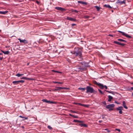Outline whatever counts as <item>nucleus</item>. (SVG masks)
<instances>
[{
	"mask_svg": "<svg viewBox=\"0 0 133 133\" xmlns=\"http://www.w3.org/2000/svg\"><path fill=\"white\" fill-rule=\"evenodd\" d=\"M78 69H80L82 71L84 70L85 69L84 68H79Z\"/></svg>",
	"mask_w": 133,
	"mask_h": 133,
	"instance_id": "2f4dec72",
	"label": "nucleus"
},
{
	"mask_svg": "<svg viewBox=\"0 0 133 133\" xmlns=\"http://www.w3.org/2000/svg\"><path fill=\"white\" fill-rule=\"evenodd\" d=\"M57 88H58L59 89V90L61 89H67L68 88H64V87H58Z\"/></svg>",
	"mask_w": 133,
	"mask_h": 133,
	"instance_id": "4be33fe9",
	"label": "nucleus"
},
{
	"mask_svg": "<svg viewBox=\"0 0 133 133\" xmlns=\"http://www.w3.org/2000/svg\"><path fill=\"white\" fill-rule=\"evenodd\" d=\"M12 83L14 85H17L19 84L18 81H16L12 82Z\"/></svg>",
	"mask_w": 133,
	"mask_h": 133,
	"instance_id": "4468645a",
	"label": "nucleus"
},
{
	"mask_svg": "<svg viewBox=\"0 0 133 133\" xmlns=\"http://www.w3.org/2000/svg\"><path fill=\"white\" fill-rule=\"evenodd\" d=\"M102 103L103 104H104L105 105H106V103L105 101L102 102Z\"/></svg>",
	"mask_w": 133,
	"mask_h": 133,
	"instance_id": "79ce46f5",
	"label": "nucleus"
},
{
	"mask_svg": "<svg viewBox=\"0 0 133 133\" xmlns=\"http://www.w3.org/2000/svg\"><path fill=\"white\" fill-rule=\"evenodd\" d=\"M123 108L122 106H120L116 108V110L119 111V114H122L123 113L122 110H123Z\"/></svg>",
	"mask_w": 133,
	"mask_h": 133,
	"instance_id": "39448f33",
	"label": "nucleus"
},
{
	"mask_svg": "<svg viewBox=\"0 0 133 133\" xmlns=\"http://www.w3.org/2000/svg\"><path fill=\"white\" fill-rule=\"evenodd\" d=\"M57 83L62 84H63V82H58Z\"/></svg>",
	"mask_w": 133,
	"mask_h": 133,
	"instance_id": "a18cd8bd",
	"label": "nucleus"
},
{
	"mask_svg": "<svg viewBox=\"0 0 133 133\" xmlns=\"http://www.w3.org/2000/svg\"><path fill=\"white\" fill-rule=\"evenodd\" d=\"M102 119L104 118V117L103 116V115L102 116Z\"/></svg>",
	"mask_w": 133,
	"mask_h": 133,
	"instance_id": "e2e57ef3",
	"label": "nucleus"
},
{
	"mask_svg": "<svg viewBox=\"0 0 133 133\" xmlns=\"http://www.w3.org/2000/svg\"><path fill=\"white\" fill-rule=\"evenodd\" d=\"M131 90H133V87H132L131 88Z\"/></svg>",
	"mask_w": 133,
	"mask_h": 133,
	"instance_id": "bf43d9fd",
	"label": "nucleus"
},
{
	"mask_svg": "<svg viewBox=\"0 0 133 133\" xmlns=\"http://www.w3.org/2000/svg\"><path fill=\"white\" fill-rule=\"evenodd\" d=\"M19 117L21 118H24V117H23L21 116H20Z\"/></svg>",
	"mask_w": 133,
	"mask_h": 133,
	"instance_id": "5fc2aeb1",
	"label": "nucleus"
},
{
	"mask_svg": "<svg viewBox=\"0 0 133 133\" xmlns=\"http://www.w3.org/2000/svg\"><path fill=\"white\" fill-rule=\"evenodd\" d=\"M98 84V86H99L101 89H102L104 88V86L102 84L99 83V84Z\"/></svg>",
	"mask_w": 133,
	"mask_h": 133,
	"instance_id": "9b49d317",
	"label": "nucleus"
},
{
	"mask_svg": "<svg viewBox=\"0 0 133 133\" xmlns=\"http://www.w3.org/2000/svg\"><path fill=\"white\" fill-rule=\"evenodd\" d=\"M73 117L74 118H78V117L77 116H75V115H73Z\"/></svg>",
	"mask_w": 133,
	"mask_h": 133,
	"instance_id": "58836bf2",
	"label": "nucleus"
},
{
	"mask_svg": "<svg viewBox=\"0 0 133 133\" xmlns=\"http://www.w3.org/2000/svg\"><path fill=\"white\" fill-rule=\"evenodd\" d=\"M117 31L119 32H120V33H121L122 34V35H123L125 36L126 37H128V38H131V36H130L128 34H127L125 33H124V32L121 31Z\"/></svg>",
	"mask_w": 133,
	"mask_h": 133,
	"instance_id": "20e7f679",
	"label": "nucleus"
},
{
	"mask_svg": "<svg viewBox=\"0 0 133 133\" xmlns=\"http://www.w3.org/2000/svg\"><path fill=\"white\" fill-rule=\"evenodd\" d=\"M71 115H72V114H69V115L70 116H71Z\"/></svg>",
	"mask_w": 133,
	"mask_h": 133,
	"instance_id": "0e129e2a",
	"label": "nucleus"
},
{
	"mask_svg": "<svg viewBox=\"0 0 133 133\" xmlns=\"http://www.w3.org/2000/svg\"><path fill=\"white\" fill-rule=\"evenodd\" d=\"M98 90L99 91V92L100 93L102 94H103V93L102 92L100 89H98Z\"/></svg>",
	"mask_w": 133,
	"mask_h": 133,
	"instance_id": "c756f323",
	"label": "nucleus"
},
{
	"mask_svg": "<svg viewBox=\"0 0 133 133\" xmlns=\"http://www.w3.org/2000/svg\"><path fill=\"white\" fill-rule=\"evenodd\" d=\"M104 7L107 8H112L109 5L105 4L104 5Z\"/></svg>",
	"mask_w": 133,
	"mask_h": 133,
	"instance_id": "412c9836",
	"label": "nucleus"
},
{
	"mask_svg": "<svg viewBox=\"0 0 133 133\" xmlns=\"http://www.w3.org/2000/svg\"><path fill=\"white\" fill-rule=\"evenodd\" d=\"M104 87L105 89H107V87L106 85L104 86Z\"/></svg>",
	"mask_w": 133,
	"mask_h": 133,
	"instance_id": "09e8293b",
	"label": "nucleus"
},
{
	"mask_svg": "<svg viewBox=\"0 0 133 133\" xmlns=\"http://www.w3.org/2000/svg\"><path fill=\"white\" fill-rule=\"evenodd\" d=\"M115 130H117L118 131V132H120L121 131V130L119 129H115Z\"/></svg>",
	"mask_w": 133,
	"mask_h": 133,
	"instance_id": "4c0bfd02",
	"label": "nucleus"
},
{
	"mask_svg": "<svg viewBox=\"0 0 133 133\" xmlns=\"http://www.w3.org/2000/svg\"><path fill=\"white\" fill-rule=\"evenodd\" d=\"M46 103H49L50 104H56V102L52 101H50L47 100Z\"/></svg>",
	"mask_w": 133,
	"mask_h": 133,
	"instance_id": "2eb2a0df",
	"label": "nucleus"
},
{
	"mask_svg": "<svg viewBox=\"0 0 133 133\" xmlns=\"http://www.w3.org/2000/svg\"><path fill=\"white\" fill-rule=\"evenodd\" d=\"M58 87H56V89H55L54 90V91H57L59 90V89L58 88H57Z\"/></svg>",
	"mask_w": 133,
	"mask_h": 133,
	"instance_id": "72a5a7b5",
	"label": "nucleus"
},
{
	"mask_svg": "<svg viewBox=\"0 0 133 133\" xmlns=\"http://www.w3.org/2000/svg\"><path fill=\"white\" fill-rule=\"evenodd\" d=\"M102 121H99V123H101L102 122Z\"/></svg>",
	"mask_w": 133,
	"mask_h": 133,
	"instance_id": "13d9d810",
	"label": "nucleus"
},
{
	"mask_svg": "<svg viewBox=\"0 0 133 133\" xmlns=\"http://www.w3.org/2000/svg\"><path fill=\"white\" fill-rule=\"evenodd\" d=\"M105 130H107V131L108 132H110V131L109 130H108V129H105Z\"/></svg>",
	"mask_w": 133,
	"mask_h": 133,
	"instance_id": "c03bdc74",
	"label": "nucleus"
},
{
	"mask_svg": "<svg viewBox=\"0 0 133 133\" xmlns=\"http://www.w3.org/2000/svg\"><path fill=\"white\" fill-rule=\"evenodd\" d=\"M74 104H76V105H78V103H76V102H74Z\"/></svg>",
	"mask_w": 133,
	"mask_h": 133,
	"instance_id": "4d7b16f0",
	"label": "nucleus"
},
{
	"mask_svg": "<svg viewBox=\"0 0 133 133\" xmlns=\"http://www.w3.org/2000/svg\"><path fill=\"white\" fill-rule=\"evenodd\" d=\"M52 71L54 72H57V73H62V72H61L54 70H52Z\"/></svg>",
	"mask_w": 133,
	"mask_h": 133,
	"instance_id": "cd10ccee",
	"label": "nucleus"
},
{
	"mask_svg": "<svg viewBox=\"0 0 133 133\" xmlns=\"http://www.w3.org/2000/svg\"><path fill=\"white\" fill-rule=\"evenodd\" d=\"M114 43L115 44L122 46H124L125 45V44H124L121 43L119 42H118L116 41H114Z\"/></svg>",
	"mask_w": 133,
	"mask_h": 133,
	"instance_id": "1a4fd4ad",
	"label": "nucleus"
},
{
	"mask_svg": "<svg viewBox=\"0 0 133 133\" xmlns=\"http://www.w3.org/2000/svg\"><path fill=\"white\" fill-rule=\"evenodd\" d=\"M26 77H23L22 78V79H26Z\"/></svg>",
	"mask_w": 133,
	"mask_h": 133,
	"instance_id": "a19ab883",
	"label": "nucleus"
},
{
	"mask_svg": "<svg viewBox=\"0 0 133 133\" xmlns=\"http://www.w3.org/2000/svg\"><path fill=\"white\" fill-rule=\"evenodd\" d=\"M122 105L126 109H128V107L126 106L125 103V101H123L122 102Z\"/></svg>",
	"mask_w": 133,
	"mask_h": 133,
	"instance_id": "9d476101",
	"label": "nucleus"
},
{
	"mask_svg": "<svg viewBox=\"0 0 133 133\" xmlns=\"http://www.w3.org/2000/svg\"><path fill=\"white\" fill-rule=\"evenodd\" d=\"M71 11L72 12H74L77 13H78V11L77 10H73L72 9H71Z\"/></svg>",
	"mask_w": 133,
	"mask_h": 133,
	"instance_id": "a878e982",
	"label": "nucleus"
},
{
	"mask_svg": "<svg viewBox=\"0 0 133 133\" xmlns=\"http://www.w3.org/2000/svg\"><path fill=\"white\" fill-rule=\"evenodd\" d=\"M21 76L23 75L24 74H21Z\"/></svg>",
	"mask_w": 133,
	"mask_h": 133,
	"instance_id": "052dcab7",
	"label": "nucleus"
},
{
	"mask_svg": "<svg viewBox=\"0 0 133 133\" xmlns=\"http://www.w3.org/2000/svg\"><path fill=\"white\" fill-rule=\"evenodd\" d=\"M73 115H72L71 116L72 117H73Z\"/></svg>",
	"mask_w": 133,
	"mask_h": 133,
	"instance_id": "69168bd1",
	"label": "nucleus"
},
{
	"mask_svg": "<svg viewBox=\"0 0 133 133\" xmlns=\"http://www.w3.org/2000/svg\"><path fill=\"white\" fill-rule=\"evenodd\" d=\"M16 76L18 77H19L21 76V74L18 73L15 75Z\"/></svg>",
	"mask_w": 133,
	"mask_h": 133,
	"instance_id": "7c9ffc66",
	"label": "nucleus"
},
{
	"mask_svg": "<svg viewBox=\"0 0 133 133\" xmlns=\"http://www.w3.org/2000/svg\"><path fill=\"white\" fill-rule=\"evenodd\" d=\"M71 112H72V113H78V112L74 111H71Z\"/></svg>",
	"mask_w": 133,
	"mask_h": 133,
	"instance_id": "e433bc0d",
	"label": "nucleus"
},
{
	"mask_svg": "<svg viewBox=\"0 0 133 133\" xmlns=\"http://www.w3.org/2000/svg\"><path fill=\"white\" fill-rule=\"evenodd\" d=\"M53 83H57L58 82L56 81H53Z\"/></svg>",
	"mask_w": 133,
	"mask_h": 133,
	"instance_id": "8fccbe9b",
	"label": "nucleus"
},
{
	"mask_svg": "<svg viewBox=\"0 0 133 133\" xmlns=\"http://www.w3.org/2000/svg\"><path fill=\"white\" fill-rule=\"evenodd\" d=\"M18 40L19 41L20 43H23L25 44H27L28 43V41L25 39L22 40L20 38H18Z\"/></svg>",
	"mask_w": 133,
	"mask_h": 133,
	"instance_id": "423d86ee",
	"label": "nucleus"
},
{
	"mask_svg": "<svg viewBox=\"0 0 133 133\" xmlns=\"http://www.w3.org/2000/svg\"><path fill=\"white\" fill-rule=\"evenodd\" d=\"M108 101L109 102H110L111 101V100L113 98L110 95H109L108 96Z\"/></svg>",
	"mask_w": 133,
	"mask_h": 133,
	"instance_id": "f3484780",
	"label": "nucleus"
},
{
	"mask_svg": "<svg viewBox=\"0 0 133 133\" xmlns=\"http://www.w3.org/2000/svg\"><path fill=\"white\" fill-rule=\"evenodd\" d=\"M117 2L118 3L121 4L125 3V1H121L119 0H118Z\"/></svg>",
	"mask_w": 133,
	"mask_h": 133,
	"instance_id": "dca6fc26",
	"label": "nucleus"
},
{
	"mask_svg": "<svg viewBox=\"0 0 133 133\" xmlns=\"http://www.w3.org/2000/svg\"><path fill=\"white\" fill-rule=\"evenodd\" d=\"M76 25V24H74V23H73L72 24V26H74Z\"/></svg>",
	"mask_w": 133,
	"mask_h": 133,
	"instance_id": "6e6d98bb",
	"label": "nucleus"
},
{
	"mask_svg": "<svg viewBox=\"0 0 133 133\" xmlns=\"http://www.w3.org/2000/svg\"><path fill=\"white\" fill-rule=\"evenodd\" d=\"M78 89L82 90V91H83L86 89L85 88H78Z\"/></svg>",
	"mask_w": 133,
	"mask_h": 133,
	"instance_id": "b1692460",
	"label": "nucleus"
},
{
	"mask_svg": "<svg viewBox=\"0 0 133 133\" xmlns=\"http://www.w3.org/2000/svg\"><path fill=\"white\" fill-rule=\"evenodd\" d=\"M8 11H0V14H5L7 13L8 12Z\"/></svg>",
	"mask_w": 133,
	"mask_h": 133,
	"instance_id": "a211bd4d",
	"label": "nucleus"
},
{
	"mask_svg": "<svg viewBox=\"0 0 133 133\" xmlns=\"http://www.w3.org/2000/svg\"><path fill=\"white\" fill-rule=\"evenodd\" d=\"M117 40L118 41H120L121 42H127V41L125 40H123V39H117Z\"/></svg>",
	"mask_w": 133,
	"mask_h": 133,
	"instance_id": "aec40b11",
	"label": "nucleus"
},
{
	"mask_svg": "<svg viewBox=\"0 0 133 133\" xmlns=\"http://www.w3.org/2000/svg\"><path fill=\"white\" fill-rule=\"evenodd\" d=\"M19 83H23L24 82V81L22 80H19L18 81Z\"/></svg>",
	"mask_w": 133,
	"mask_h": 133,
	"instance_id": "c85d7f7f",
	"label": "nucleus"
},
{
	"mask_svg": "<svg viewBox=\"0 0 133 133\" xmlns=\"http://www.w3.org/2000/svg\"><path fill=\"white\" fill-rule=\"evenodd\" d=\"M86 89L87 90L86 92L87 93L88 92H90V93H95V92L93 88L89 86H87Z\"/></svg>",
	"mask_w": 133,
	"mask_h": 133,
	"instance_id": "f03ea898",
	"label": "nucleus"
},
{
	"mask_svg": "<svg viewBox=\"0 0 133 133\" xmlns=\"http://www.w3.org/2000/svg\"><path fill=\"white\" fill-rule=\"evenodd\" d=\"M55 8L56 9L58 10L61 11H64L65 10V9L61 7H56Z\"/></svg>",
	"mask_w": 133,
	"mask_h": 133,
	"instance_id": "0eeeda50",
	"label": "nucleus"
},
{
	"mask_svg": "<svg viewBox=\"0 0 133 133\" xmlns=\"http://www.w3.org/2000/svg\"><path fill=\"white\" fill-rule=\"evenodd\" d=\"M132 96H133V92L132 93Z\"/></svg>",
	"mask_w": 133,
	"mask_h": 133,
	"instance_id": "774afa93",
	"label": "nucleus"
},
{
	"mask_svg": "<svg viewBox=\"0 0 133 133\" xmlns=\"http://www.w3.org/2000/svg\"><path fill=\"white\" fill-rule=\"evenodd\" d=\"M94 83L96 85H98V84H99V83H97L96 81H95L94 82Z\"/></svg>",
	"mask_w": 133,
	"mask_h": 133,
	"instance_id": "ea45409f",
	"label": "nucleus"
},
{
	"mask_svg": "<svg viewBox=\"0 0 133 133\" xmlns=\"http://www.w3.org/2000/svg\"><path fill=\"white\" fill-rule=\"evenodd\" d=\"M115 106L114 104H111L107 105L106 108L107 109H109V111H111L113 110V108Z\"/></svg>",
	"mask_w": 133,
	"mask_h": 133,
	"instance_id": "7ed1b4c3",
	"label": "nucleus"
},
{
	"mask_svg": "<svg viewBox=\"0 0 133 133\" xmlns=\"http://www.w3.org/2000/svg\"><path fill=\"white\" fill-rule=\"evenodd\" d=\"M2 51L5 54H8L9 53V52L8 51H4L2 50Z\"/></svg>",
	"mask_w": 133,
	"mask_h": 133,
	"instance_id": "6ab92c4d",
	"label": "nucleus"
},
{
	"mask_svg": "<svg viewBox=\"0 0 133 133\" xmlns=\"http://www.w3.org/2000/svg\"><path fill=\"white\" fill-rule=\"evenodd\" d=\"M66 19L70 21H76V20L74 18H73L72 17H67L66 18Z\"/></svg>",
	"mask_w": 133,
	"mask_h": 133,
	"instance_id": "6e6552de",
	"label": "nucleus"
},
{
	"mask_svg": "<svg viewBox=\"0 0 133 133\" xmlns=\"http://www.w3.org/2000/svg\"><path fill=\"white\" fill-rule=\"evenodd\" d=\"M26 79H27V80H32V79H31V78H28L26 77Z\"/></svg>",
	"mask_w": 133,
	"mask_h": 133,
	"instance_id": "49530a36",
	"label": "nucleus"
},
{
	"mask_svg": "<svg viewBox=\"0 0 133 133\" xmlns=\"http://www.w3.org/2000/svg\"><path fill=\"white\" fill-rule=\"evenodd\" d=\"M109 36H111L112 37H113V35H112L111 34H109L108 35Z\"/></svg>",
	"mask_w": 133,
	"mask_h": 133,
	"instance_id": "3c124183",
	"label": "nucleus"
},
{
	"mask_svg": "<svg viewBox=\"0 0 133 133\" xmlns=\"http://www.w3.org/2000/svg\"><path fill=\"white\" fill-rule=\"evenodd\" d=\"M48 129L50 130L52 129V128L50 125L48 126Z\"/></svg>",
	"mask_w": 133,
	"mask_h": 133,
	"instance_id": "c9c22d12",
	"label": "nucleus"
},
{
	"mask_svg": "<svg viewBox=\"0 0 133 133\" xmlns=\"http://www.w3.org/2000/svg\"><path fill=\"white\" fill-rule=\"evenodd\" d=\"M24 119H23V121H24L25 119H28V118L26 117H24Z\"/></svg>",
	"mask_w": 133,
	"mask_h": 133,
	"instance_id": "37998d69",
	"label": "nucleus"
},
{
	"mask_svg": "<svg viewBox=\"0 0 133 133\" xmlns=\"http://www.w3.org/2000/svg\"><path fill=\"white\" fill-rule=\"evenodd\" d=\"M22 127V128H24V127H23V126Z\"/></svg>",
	"mask_w": 133,
	"mask_h": 133,
	"instance_id": "338daca9",
	"label": "nucleus"
},
{
	"mask_svg": "<svg viewBox=\"0 0 133 133\" xmlns=\"http://www.w3.org/2000/svg\"><path fill=\"white\" fill-rule=\"evenodd\" d=\"M73 122H78L79 123H82V122L81 121H80L78 120L74 119L73 120Z\"/></svg>",
	"mask_w": 133,
	"mask_h": 133,
	"instance_id": "5701e85b",
	"label": "nucleus"
},
{
	"mask_svg": "<svg viewBox=\"0 0 133 133\" xmlns=\"http://www.w3.org/2000/svg\"><path fill=\"white\" fill-rule=\"evenodd\" d=\"M115 103L117 104H119L120 103L119 102H117L116 101H115Z\"/></svg>",
	"mask_w": 133,
	"mask_h": 133,
	"instance_id": "603ef678",
	"label": "nucleus"
},
{
	"mask_svg": "<svg viewBox=\"0 0 133 133\" xmlns=\"http://www.w3.org/2000/svg\"><path fill=\"white\" fill-rule=\"evenodd\" d=\"M95 7L96 8L97 10L98 11H99L100 9V7L97 6H95Z\"/></svg>",
	"mask_w": 133,
	"mask_h": 133,
	"instance_id": "393cba45",
	"label": "nucleus"
},
{
	"mask_svg": "<svg viewBox=\"0 0 133 133\" xmlns=\"http://www.w3.org/2000/svg\"><path fill=\"white\" fill-rule=\"evenodd\" d=\"M2 58H3L1 57V58H0V60H2Z\"/></svg>",
	"mask_w": 133,
	"mask_h": 133,
	"instance_id": "680f3d73",
	"label": "nucleus"
},
{
	"mask_svg": "<svg viewBox=\"0 0 133 133\" xmlns=\"http://www.w3.org/2000/svg\"><path fill=\"white\" fill-rule=\"evenodd\" d=\"M42 101L46 103L47 100L46 99H43Z\"/></svg>",
	"mask_w": 133,
	"mask_h": 133,
	"instance_id": "f704fd0d",
	"label": "nucleus"
},
{
	"mask_svg": "<svg viewBox=\"0 0 133 133\" xmlns=\"http://www.w3.org/2000/svg\"><path fill=\"white\" fill-rule=\"evenodd\" d=\"M78 3H81L84 5H87V2L82 1H78Z\"/></svg>",
	"mask_w": 133,
	"mask_h": 133,
	"instance_id": "f8f14e48",
	"label": "nucleus"
},
{
	"mask_svg": "<svg viewBox=\"0 0 133 133\" xmlns=\"http://www.w3.org/2000/svg\"><path fill=\"white\" fill-rule=\"evenodd\" d=\"M82 123H79L78 125L79 126H80L81 127H87V125L86 124H83Z\"/></svg>",
	"mask_w": 133,
	"mask_h": 133,
	"instance_id": "ddd939ff",
	"label": "nucleus"
},
{
	"mask_svg": "<svg viewBox=\"0 0 133 133\" xmlns=\"http://www.w3.org/2000/svg\"><path fill=\"white\" fill-rule=\"evenodd\" d=\"M82 51L81 49H79L77 51H74L72 52V53L75 55L76 56L81 57L82 56Z\"/></svg>",
	"mask_w": 133,
	"mask_h": 133,
	"instance_id": "f257e3e1",
	"label": "nucleus"
},
{
	"mask_svg": "<svg viewBox=\"0 0 133 133\" xmlns=\"http://www.w3.org/2000/svg\"><path fill=\"white\" fill-rule=\"evenodd\" d=\"M105 91H106L107 92H109V93H111V91H106V90H105Z\"/></svg>",
	"mask_w": 133,
	"mask_h": 133,
	"instance_id": "864d4df0",
	"label": "nucleus"
},
{
	"mask_svg": "<svg viewBox=\"0 0 133 133\" xmlns=\"http://www.w3.org/2000/svg\"><path fill=\"white\" fill-rule=\"evenodd\" d=\"M83 17L84 18H89V17L88 16H83Z\"/></svg>",
	"mask_w": 133,
	"mask_h": 133,
	"instance_id": "473e14b6",
	"label": "nucleus"
},
{
	"mask_svg": "<svg viewBox=\"0 0 133 133\" xmlns=\"http://www.w3.org/2000/svg\"><path fill=\"white\" fill-rule=\"evenodd\" d=\"M78 105L82 106V104H81L80 103H78Z\"/></svg>",
	"mask_w": 133,
	"mask_h": 133,
	"instance_id": "de8ad7c7",
	"label": "nucleus"
},
{
	"mask_svg": "<svg viewBox=\"0 0 133 133\" xmlns=\"http://www.w3.org/2000/svg\"><path fill=\"white\" fill-rule=\"evenodd\" d=\"M89 105H85V104H83L82 105V106H84L85 107L88 108L89 107Z\"/></svg>",
	"mask_w": 133,
	"mask_h": 133,
	"instance_id": "bb28decb",
	"label": "nucleus"
}]
</instances>
